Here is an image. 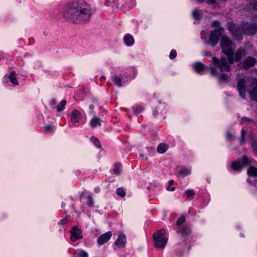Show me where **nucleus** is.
Returning <instances> with one entry per match:
<instances>
[{"label":"nucleus","instance_id":"f257e3e1","mask_svg":"<svg viewBox=\"0 0 257 257\" xmlns=\"http://www.w3.org/2000/svg\"><path fill=\"white\" fill-rule=\"evenodd\" d=\"M220 45L223 53L227 57L228 62H227L225 58L219 59L216 57H213V63L216 67H210V71L212 76H218L220 80L226 81L228 80V76L223 72H229L230 65L233 64V52L234 46L231 40L224 35L221 37Z\"/></svg>","mask_w":257,"mask_h":257},{"label":"nucleus","instance_id":"f03ea898","mask_svg":"<svg viewBox=\"0 0 257 257\" xmlns=\"http://www.w3.org/2000/svg\"><path fill=\"white\" fill-rule=\"evenodd\" d=\"M93 12L91 6L87 3L74 1L68 4L63 16L70 23L81 24L89 21Z\"/></svg>","mask_w":257,"mask_h":257},{"label":"nucleus","instance_id":"7ed1b4c3","mask_svg":"<svg viewBox=\"0 0 257 257\" xmlns=\"http://www.w3.org/2000/svg\"><path fill=\"white\" fill-rule=\"evenodd\" d=\"M237 89L240 96L244 98L246 92L249 93L253 100L257 101V79L251 77L245 80L243 75H239L237 78Z\"/></svg>","mask_w":257,"mask_h":257},{"label":"nucleus","instance_id":"20e7f679","mask_svg":"<svg viewBox=\"0 0 257 257\" xmlns=\"http://www.w3.org/2000/svg\"><path fill=\"white\" fill-rule=\"evenodd\" d=\"M153 236L155 247L163 249L168 239V236L166 235V230H160L155 233Z\"/></svg>","mask_w":257,"mask_h":257},{"label":"nucleus","instance_id":"39448f33","mask_svg":"<svg viewBox=\"0 0 257 257\" xmlns=\"http://www.w3.org/2000/svg\"><path fill=\"white\" fill-rule=\"evenodd\" d=\"M212 25L213 27L216 28V29L211 32L208 43L214 46L218 42L219 31H223V28L220 27V24L218 21H213L212 23Z\"/></svg>","mask_w":257,"mask_h":257},{"label":"nucleus","instance_id":"423d86ee","mask_svg":"<svg viewBox=\"0 0 257 257\" xmlns=\"http://www.w3.org/2000/svg\"><path fill=\"white\" fill-rule=\"evenodd\" d=\"M257 18V15H256ZM243 33L245 35H253L257 32V22H246L241 26Z\"/></svg>","mask_w":257,"mask_h":257},{"label":"nucleus","instance_id":"0eeeda50","mask_svg":"<svg viewBox=\"0 0 257 257\" xmlns=\"http://www.w3.org/2000/svg\"><path fill=\"white\" fill-rule=\"evenodd\" d=\"M251 163V159L244 156L241 159L233 162L231 164V168L235 171H239L243 167Z\"/></svg>","mask_w":257,"mask_h":257},{"label":"nucleus","instance_id":"6e6552de","mask_svg":"<svg viewBox=\"0 0 257 257\" xmlns=\"http://www.w3.org/2000/svg\"><path fill=\"white\" fill-rule=\"evenodd\" d=\"M228 30L231 32L233 37L237 40L242 39V36L239 28L233 23H228L227 25Z\"/></svg>","mask_w":257,"mask_h":257},{"label":"nucleus","instance_id":"1a4fd4ad","mask_svg":"<svg viewBox=\"0 0 257 257\" xmlns=\"http://www.w3.org/2000/svg\"><path fill=\"white\" fill-rule=\"evenodd\" d=\"M70 233L71 234V240L72 241H75L83 237L81 230L77 226H74L70 231Z\"/></svg>","mask_w":257,"mask_h":257},{"label":"nucleus","instance_id":"9d476101","mask_svg":"<svg viewBox=\"0 0 257 257\" xmlns=\"http://www.w3.org/2000/svg\"><path fill=\"white\" fill-rule=\"evenodd\" d=\"M112 236V233L111 231L106 232L103 234L101 235L97 240V243L99 245H103L107 242Z\"/></svg>","mask_w":257,"mask_h":257},{"label":"nucleus","instance_id":"9b49d317","mask_svg":"<svg viewBox=\"0 0 257 257\" xmlns=\"http://www.w3.org/2000/svg\"><path fill=\"white\" fill-rule=\"evenodd\" d=\"M126 242V236L124 233H119L117 239L114 242V244L118 248H122L125 246Z\"/></svg>","mask_w":257,"mask_h":257},{"label":"nucleus","instance_id":"f8f14e48","mask_svg":"<svg viewBox=\"0 0 257 257\" xmlns=\"http://www.w3.org/2000/svg\"><path fill=\"white\" fill-rule=\"evenodd\" d=\"M81 118V116L80 112L76 109L73 110L71 114V122L73 124H75L76 123H77L79 121Z\"/></svg>","mask_w":257,"mask_h":257},{"label":"nucleus","instance_id":"ddd939ff","mask_svg":"<svg viewBox=\"0 0 257 257\" xmlns=\"http://www.w3.org/2000/svg\"><path fill=\"white\" fill-rule=\"evenodd\" d=\"M255 59L252 57H247L243 61V66L247 68L252 66L255 63Z\"/></svg>","mask_w":257,"mask_h":257},{"label":"nucleus","instance_id":"4468645a","mask_svg":"<svg viewBox=\"0 0 257 257\" xmlns=\"http://www.w3.org/2000/svg\"><path fill=\"white\" fill-rule=\"evenodd\" d=\"M191 168H188L184 167H181L178 171V174L181 177H184L191 174Z\"/></svg>","mask_w":257,"mask_h":257},{"label":"nucleus","instance_id":"2eb2a0df","mask_svg":"<svg viewBox=\"0 0 257 257\" xmlns=\"http://www.w3.org/2000/svg\"><path fill=\"white\" fill-rule=\"evenodd\" d=\"M102 120L99 117L94 116L90 121V125L92 127L100 126Z\"/></svg>","mask_w":257,"mask_h":257},{"label":"nucleus","instance_id":"dca6fc26","mask_svg":"<svg viewBox=\"0 0 257 257\" xmlns=\"http://www.w3.org/2000/svg\"><path fill=\"white\" fill-rule=\"evenodd\" d=\"M123 40L125 45L127 46H133L135 42L133 37L128 34L124 36Z\"/></svg>","mask_w":257,"mask_h":257},{"label":"nucleus","instance_id":"f3484780","mask_svg":"<svg viewBox=\"0 0 257 257\" xmlns=\"http://www.w3.org/2000/svg\"><path fill=\"white\" fill-rule=\"evenodd\" d=\"M245 55V51L244 49H240L235 53L233 61L236 62L239 61L242 57H244Z\"/></svg>","mask_w":257,"mask_h":257},{"label":"nucleus","instance_id":"a211bd4d","mask_svg":"<svg viewBox=\"0 0 257 257\" xmlns=\"http://www.w3.org/2000/svg\"><path fill=\"white\" fill-rule=\"evenodd\" d=\"M193 67L195 71L198 73H201L205 69L204 65L200 62L195 63Z\"/></svg>","mask_w":257,"mask_h":257},{"label":"nucleus","instance_id":"6ab92c4d","mask_svg":"<svg viewBox=\"0 0 257 257\" xmlns=\"http://www.w3.org/2000/svg\"><path fill=\"white\" fill-rule=\"evenodd\" d=\"M168 149V146L164 143H161L158 145L157 148V151L158 153L160 154H163L165 153Z\"/></svg>","mask_w":257,"mask_h":257},{"label":"nucleus","instance_id":"aec40b11","mask_svg":"<svg viewBox=\"0 0 257 257\" xmlns=\"http://www.w3.org/2000/svg\"><path fill=\"white\" fill-rule=\"evenodd\" d=\"M16 72L15 71H12L10 73L9 78L12 84L15 85H19V83L16 79Z\"/></svg>","mask_w":257,"mask_h":257},{"label":"nucleus","instance_id":"412c9836","mask_svg":"<svg viewBox=\"0 0 257 257\" xmlns=\"http://www.w3.org/2000/svg\"><path fill=\"white\" fill-rule=\"evenodd\" d=\"M247 174L249 176L257 177V168L250 167L247 170Z\"/></svg>","mask_w":257,"mask_h":257},{"label":"nucleus","instance_id":"4be33fe9","mask_svg":"<svg viewBox=\"0 0 257 257\" xmlns=\"http://www.w3.org/2000/svg\"><path fill=\"white\" fill-rule=\"evenodd\" d=\"M122 165L119 163H115L114 166L113 173L116 175H119L121 173Z\"/></svg>","mask_w":257,"mask_h":257},{"label":"nucleus","instance_id":"5701e85b","mask_svg":"<svg viewBox=\"0 0 257 257\" xmlns=\"http://www.w3.org/2000/svg\"><path fill=\"white\" fill-rule=\"evenodd\" d=\"M177 232L180 233L182 235H188L190 233L191 230L189 227L185 226L180 228V229L177 231Z\"/></svg>","mask_w":257,"mask_h":257},{"label":"nucleus","instance_id":"b1692460","mask_svg":"<svg viewBox=\"0 0 257 257\" xmlns=\"http://www.w3.org/2000/svg\"><path fill=\"white\" fill-rule=\"evenodd\" d=\"M112 79L114 83L118 87H121L122 86V79L121 78V77H119L117 75H115L113 77H112Z\"/></svg>","mask_w":257,"mask_h":257},{"label":"nucleus","instance_id":"393cba45","mask_svg":"<svg viewBox=\"0 0 257 257\" xmlns=\"http://www.w3.org/2000/svg\"><path fill=\"white\" fill-rule=\"evenodd\" d=\"M66 103L67 102L65 100H62L60 103L57 107V110L59 112L62 111L64 108Z\"/></svg>","mask_w":257,"mask_h":257},{"label":"nucleus","instance_id":"a878e982","mask_svg":"<svg viewBox=\"0 0 257 257\" xmlns=\"http://www.w3.org/2000/svg\"><path fill=\"white\" fill-rule=\"evenodd\" d=\"M250 7L254 10L257 11V0H248Z\"/></svg>","mask_w":257,"mask_h":257},{"label":"nucleus","instance_id":"bb28decb","mask_svg":"<svg viewBox=\"0 0 257 257\" xmlns=\"http://www.w3.org/2000/svg\"><path fill=\"white\" fill-rule=\"evenodd\" d=\"M192 14L193 17L196 20H199L201 18V12L197 10H194Z\"/></svg>","mask_w":257,"mask_h":257},{"label":"nucleus","instance_id":"cd10ccee","mask_svg":"<svg viewBox=\"0 0 257 257\" xmlns=\"http://www.w3.org/2000/svg\"><path fill=\"white\" fill-rule=\"evenodd\" d=\"M116 193L118 196L123 197L125 196V192L121 188H118L116 190Z\"/></svg>","mask_w":257,"mask_h":257},{"label":"nucleus","instance_id":"c85d7f7f","mask_svg":"<svg viewBox=\"0 0 257 257\" xmlns=\"http://www.w3.org/2000/svg\"><path fill=\"white\" fill-rule=\"evenodd\" d=\"M91 142L94 144V145L97 148H100V144L99 140L95 137H92L91 138Z\"/></svg>","mask_w":257,"mask_h":257},{"label":"nucleus","instance_id":"c756f323","mask_svg":"<svg viewBox=\"0 0 257 257\" xmlns=\"http://www.w3.org/2000/svg\"><path fill=\"white\" fill-rule=\"evenodd\" d=\"M133 109H134V112L136 114H138L141 113L143 111V108L142 107H141L140 106L136 105V106H135L133 107Z\"/></svg>","mask_w":257,"mask_h":257},{"label":"nucleus","instance_id":"7c9ffc66","mask_svg":"<svg viewBox=\"0 0 257 257\" xmlns=\"http://www.w3.org/2000/svg\"><path fill=\"white\" fill-rule=\"evenodd\" d=\"M246 135V131L243 129L241 130V138H240V144H243L245 142V136Z\"/></svg>","mask_w":257,"mask_h":257},{"label":"nucleus","instance_id":"2f4dec72","mask_svg":"<svg viewBox=\"0 0 257 257\" xmlns=\"http://www.w3.org/2000/svg\"><path fill=\"white\" fill-rule=\"evenodd\" d=\"M186 193L188 197H190L191 198L194 197L195 194L194 191L192 189L187 190L186 191Z\"/></svg>","mask_w":257,"mask_h":257},{"label":"nucleus","instance_id":"473e14b6","mask_svg":"<svg viewBox=\"0 0 257 257\" xmlns=\"http://www.w3.org/2000/svg\"><path fill=\"white\" fill-rule=\"evenodd\" d=\"M94 204V201L92 197L90 195L88 196V205L91 207L93 206Z\"/></svg>","mask_w":257,"mask_h":257},{"label":"nucleus","instance_id":"72a5a7b5","mask_svg":"<svg viewBox=\"0 0 257 257\" xmlns=\"http://www.w3.org/2000/svg\"><path fill=\"white\" fill-rule=\"evenodd\" d=\"M185 216H182L177 220V225H180L182 224V223H183L185 222Z\"/></svg>","mask_w":257,"mask_h":257},{"label":"nucleus","instance_id":"f704fd0d","mask_svg":"<svg viewBox=\"0 0 257 257\" xmlns=\"http://www.w3.org/2000/svg\"><path fill=\"white\" fill-rule=\"evenodd\" d=\"M88 253L84 250H81L78 253V257H88Z\"/></svg>","mask_w":257,"mask_h":257},{"label":"nucleus","instance_id":"c9c22d12","mask_svg":"<svg viewBox=\"0 0 257 257\" xmlns=\"http://www.w3.org/2000/svg\"><path fill=\"white\" fill-rule=\"evenodd\" d=\"M251 146L254 153L257 154V142L256 141H252Z\"/></svg>","mask_w":257,"mask_h":257},{"label":"nucleus","instance_id":"e433bc0d","mask_svg":"<svg viewBox=\"0 0 257 257\" xmlns=\"http://www.w3.org/2000/svg\"><path fill=\"white\" fill-rule=\"evenodd\" d=\"M176 56H177V52H176V50H172L170 53L169 58L171 59H173L176 57Z\"/></svg>","mask_w":257,"mask_h":257},{"label":"nucleus","instance_id":"4c0bfd02","mask_svg":"<svg viewBox=\"0 0 257 257\" xmlns=\"http://www.w3.org/2000/svg\"><path fill=\"white\" fill-rule=\"evenodd\" d=\"M44 128L45 132H50L53 130V127L52 125H49L45 126Z\"/></svg>","mask_w":257,"mask_h":257},{"label":"nucleus","instance_id":"58836bf2","mask_svg":"<svg viewBox=\"0 0 257 257\" xmlns=\"http://www.w3.org/2000/svg\"><path fill=\"white\" fill-rule=\"evenodd\" d=\"M251 121L249 119H248V118H246V117H244L243 118H242L241 119V123H246V122H251Z\"/></svg>","mask_w":257,"mask_h":257},{"label":"nucleus","instance_id":"ea45409f","mask_svg":"<svg viewBox=\"0 0 257 257\" xmlns=\"http://www.w3.org/2000/svg\"><path fill=\"white\" fill-rule=\"evenodd\" d=\"M67 219L66 218H63V219H62L60 221L59 224H62V225H64L67 223Z\"/></svg>","mask_w":257,"mask_h":257},{"label":"nucleus","instance_id":"a19ab883","mask_svg":"<svg viewBox=\"0 0 257 257\" xmlns=\"http://www.w3.org/2000/svg\"><path fill=\"white\" fill-rule=\"evenodd\" d=\"M226 137L228 140H231L233 136L230 133H227L226 134Z\"/></svg>","mask_w":257,"mask_h":257},{"label":"nucleus","instance_id":"79ce46f5","mask_svg":"<svg viewBox=\"0 0 257 257\" xmlns=\"http://www.w3.org/2000/svg\"><path fill=\"white\" fill-rule=\"evenodd\" d=\"M110 4H111V2L110 0H106L105 1L104 5L105 6L108 7L110 5Z\"/></svg>","mask_w":257,"mask_h":257},{"label":"nucleus","instance_id":"37998d69","mask_svg":"<svg viewBox=\"0 0 257 257\" xmlns=\"http://www.w3.org/2000/svg\"><path fill=\"white\" fill-rule=\"evenodd\" d=\"M207 3L209 4H213L215 3V0H206Z\"/></svg>","mask_w":257,"mask_h":257},{"label":"nucleus","instance_id":"c03bdc74","mask_svg":"<svg viewBox=\"0 0 257 257\" xmlns=\"http://www.w3.org/2000/svg\"><path fill=\"white\" fill-rule=\"evenodd\" d=\"M175 188L174 187H171L170 186H168L167 190L171 191H174Z\"/></svg>","mask_w":257,"mask_h":257},{"label":"nucleus","instance_id":"a18cd8bd","mask_svg":"<svg viewBox=\"0 0 257 257\" xmlns=\"http://www.w3.org/2000/svg\"><path fill=\"white\" fill-rule=\"evenodd\" d=\"M100 191V189L99 187H96L95 189H94V191L96 192V193H99Z\"/></svg>","mask_w":257,"mask_h":257},{"label":"nucleus","instance_id":"49530a36","mask_svg":"<svg viewBox=\"0 0 257 257\" xmlns=\"http://www.w3.org/2000/svg\"><path fill=\"white\" fill-rule=\"evenodd\" d=\"M174 183V181L172 180H171L169 181V186H170L171 185H172Z\"/></svg>","mask_w":257,"mask_h":257},{"label":"nucleus","instance_id":"de8ad7c7","mask_svg":"<svg viewBox=\"0 0 257 257\" xmlns=\"http://www.w3.org/2000/svg\"><path fill=\"white\" fill-rule=\"evenodd\" d=\"M51 103L52 104H55L56 103V100H54V99H52L51 101Z\"/></svg>","mask_w":257,"mask_h":257},{"label":"nucleus","instance_id":"09e8293b","mask_svg":"<svg viewBox=\"0 0 257 257\" xmlns=\"http://www.w3.org/2000/svg\"><path fill=\"white\" fill-rule=\"evenodd\" d=\"M89 108H90V109L92 110L94 108V106L93 105H90L89 106Z\"/></svg>","mask_w":257,"mask_h":257},{"label":"nucleus","instance_id":"8fccbe9b","mask_svg":"<svg viewBox=\"0 0 257 257\" xmlns=\"http://www.w3.org/2000/svg\"><path fill=\"white\" fill-rule=\"evenodd\" d=\"M117 2V0H112V3L114 4H116Z\"/></svg>","mask_w":257,"mask_h":257},{"label":"nucleus","instance_id":"3c124183","mask_svg":"<svg viewBox=\"0 0 257 257\" xmlns=\"http://www.w3.org/2000/svg\"><path fill=\"white\" fill-rule=\"evenodd\" d=\"M199 3H201L203 2V0H197Z\"/></svg>","mask_w":257,"mask_h":257}]
</instances>
